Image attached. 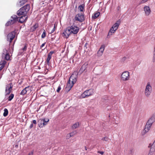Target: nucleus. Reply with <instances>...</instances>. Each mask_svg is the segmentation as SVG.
<instances>
[{"instance_id":"1","label":"nucleus","mask_w":155,"mask_h":155,"mask_svg":"<svg viewBox=\"0 0 155 155\" xmlns=\"http://www.w3.org/2000/svg\"><path fill=\"white\" fill-rule=\"evenodd\" d=\"M78 74L77 72H74L70 77L66 87V91H69L71 89L74 84L75 83L77 80Z\"/></svg>"},{"instance_id":"2","label":"nucleus","mask_w":155,"mask_h":155,"mask_svg":"<svg viewBox=\"0 0 155 155\" xmlns=\"http://www.w3.org/2000/svg\"><path fill=\"white\" fill-rule=\"evenodd\" d=\"M153 122L154 120L152 118H151L148 120L147 123L144 130L142 132V135H144L149 131Z\"/></svg>"},{"instance_id":"3","label":"nucleus","mask_w":155,"mask_h":155,"mask_svg":"<svg viewBox=\"0 0 155 155\" xmlns=\"http://www.w3.org/2000/svg\"><path fill=\"white\" fill-rule=\"evenodd\" d=\"M130 73L128 71L123 72L121 75V79L123 81H127L130 80Z\"/></svg>"},{"instance_id":"4","label":"nucleus","mask_w":155,"mask_h":155,"mask_svg":"<svg viewBox=\"0 0 155 155\" xmlns=\"http://www.w3.org/2000/svg\"><path fill=\"white\" fill-rule=\"evenodd\" d=\"M71 33L74 34H77L79 31V28L77 26L75 25L74 23L70 26L68 27Z\"/></svg>"},{"instance_id":"5","label":"nucleus","mask_w":155,"mask_h":155,"mask_svg":"<svg viewBox=\"0 0 155 155\" xmlns=\"http://www.w3.org/2000/svg\"><path fill=\"white\" fill-rule=\"evenodd\" d=\"M152 91V87L149 83H148L145 91V95L146 97H149Z\"/></svg>"},{"instance_id":"6","label":"nucleus","mask_w":155,"mask_h":155,"mask_svg":"<svg viewBox=\"0 0 155 155\" xmlns=\"http://www.w3.org/2000/svg\"><path fill=\"white\" fill-rule=\"evenodd\" d=\"M48 119H40L38 121V125L39 127H42L46 125L49 121Z\"/></svg>"},{"instance_id":"7","label":"nucleus","mask_w":155,"mask_h":155,"mask_svg":"<svg viewBox=\"0 0 155 155\" xmlns=\"http://www.w3.org/2000/svg\"><path fill=\"white\" fill-rule=\"evenodd\" d=\"M93 94V91L92 89H89L85 91L81 95V97L84 98L87 97L89 96L92 95Z\"/></svg>"},{"instance_id":"8","label":"nucleus","mask_w":155,"mask_h":155,"mask_svg":"<svg viewBox=\"0 0 155 155\" xmlns=\"http://www.w3.org/2000/svg\"><path fill=\"white\" fill-rule=\"evenodd\" d=\"M18 18L16 15H13L11 16L10 21H8L5 24L6 26H8L12 25L18 21Z\"/></svg>"},{"instance_id":"9","label":"nucleus","mask_w":155,"mask_h":155,"mask_svg":"<svg viewBox=\"0 0 155 155\" xmlns=\"http://www.w3.org/2000/svg\"><path fill=\"white\" fill-rule=\"evenodd\" d=\"M74 19L76 21L82 22L84 20V15L82 13H78L76 15Z\"/></svg>"},{"instance_id":"10","label":"nucleus","mask_w":155,"mask_h":155,"mask_svg":"<svg viewBox=\"0 0 155 155\" xmlns=\"http://www.w3.org/2000/svg\"><path fill=\"white\" fill-rule=\"evenodd\" d=\"M13 86L12 83H10L6 85L5 90L6 95H8L10 94L12 90Z\"/></svg>"},{"instance_id":"11","label":"nucleus","mask_w":155,"mask_h":155,"mask_svg":"<svg viewBox=\"0 0 155 155\" xmlns=\"http://www.w3.org/2000/svg\"><path fill=\"white\" fill-rule=\"evenodd\" d=\"M15 31H13L9 33L7 36V41H9L11 43L15 36Z\"/></svg>"},{"instance_id":"12","label":"nucleus","mask_w":155,"mask_h":155,"mask_svg":"<svg viewBox=\"0 0 155 155\" xmlns=\"http://www.w3.org/2000/svg\"><path fill=\"white\" fill-rule=\"evenodd\" d=\"M69 28V27H68L64 30V32L62 33V36L66 38H68L70 35L71 34Z\"/></svg>"},{"instance_id":"13","label":"nucleus","mask_w":155,"mask_h":155,"mask_svg":"<svg viewBox=\"0 0 155 155\" xmlns=\"http://www.w3.org/2000/svg\"><path fill=\"white\" fill-rule=\"evenodd\" d=\"M144 10L146 16H148L150 14L151 10L149 6L146 5L144 7Z\"/></svg>"},{"instance_id":"14","label":"nucleus","mask_w":155,"mask_h":155,"mask_svg":"<svg viewBox=\"0 0 155 155\" xmlns=\"http://www.w3.org/2000/svg\"><path fill=\"white\" fill-rule=\"evenodd\" d=\"M28 8V12L29 11V10L30 9V5H29L28 4H27L26 5H25L22 7H21L19 10H18V13L19 14H20V13H19V12H21V11H22V12H25V9H26V8Z\"/></svg>"},{"instance_id":"15","label":"nucleus","mask_w":155,"mask_h":155,"mask_svg":"<svg viewBox=\"0 0 155 155\" xmlns=\"http://www.w3.org/2000/svg\"><path fill=\"white\" fill-rule=\"evenodd\" d=\"M54 53L53 51H51L50 52L46 60V61L48 64L49 65V64L51 58V55L53 54Z\"/></svg>"},{"instance_id":"16","label":"nucleus","mask_w":155,"mask_h":155,"mask_svg":"<svg viewBox=\"0 0 155 155\" xmlns=\"http://www.w3.org/2000/svg\"><path fill=\"white\" fill-rule=\"evenodd\" d=\"M27 18V16L25 15H24L21 16L19 18V22L22 23L24 22L25 21Z\"/></svg>"},{"instance_id":"17","label":"nucleus","mask_w":155,"mask_h":155,"mask_svg":"<svg viewBox=\"0 0 155 155\" xmlns=\"http://www.w3.org/2000/svg\"><path fill=\"white\" fill-rule=\"evenodd\" d=\"M120 20L117 21L112 27L115 30H117L120 24Z\"/></svg>"},{"instance_id":"18","label":"nucleus","mask_w":155,"mask_h":155,"mask_svg":"<svg viewBox=\"0 0 155 155\" xmlns=\"http://www.w3.org/2000/svg\"><path fill=\"white\" fill-rule=\"evenodd\" d=\"M28 1V0H19V2L17 3V5L19 6L23 5Z\"/></svg>"},{"instance_id":"19","label":"nucleus","mask_w":155,"mask_h":155,"mask_svg":"<svg viewBox=\"0 0 155 155\" xmlns=\"http://www.w3.org/2000/svg\"><path fill=\"white\" fill-rule=\"evenodd\" d=\"M28 8H26V9H25V12H22V11L20 12H19V13H20V14H19L18 13V11L17 12V14L18 15V16H20V15H25L26 14H27V12H28Z\"/></svg>"},{"instance_id":"20","label":"nucleus","mask_w":155,"mask_h":155,"mask_svg":"<svg viewBox=\"0 0 155 155\" xmlns=\"http://www.w3.org/2000/svg\"><path fill=\"white\" fill-rule=\"evenodd\" d=\"M116 30H115L113 28L111 27V28L110 29V31L108 33V35H107V37H108L109 36H110L112 35L113 33H114L115 31Z\"/></svg>"},{"instance_id":"21","label":"nucleus","mask_w":155,"mask_h":155,"mask_svg":"<svg viewBox=\"0 0 155 155\" xmlns=\"http://www.w3.org/2000/svg\"><path fill=\"white\" fill-rule=\"evenodd\" d=\"M79 126V123L78 122H77L74 124L72 126V129L74 130L78 128Z\"/></svg>"},{"instance_id":"22","label":"nucleus","mask_w":155,"mask_h":155,"mask_svg":"<svg viewBox=\"0 0 155 155\" xmlns=\"http://www.w3.org/2000/svg\"><path fill=\"white\" fill-rule=\"evenodd\" d=\"M87 65V64L86 63H85L82 65L80 69V70L81 71H84L86 69Z\"/></svg>"},{"instance_id":"23","label":"nucleus","mask_w":155,"mask_h":155,"mask_svg":"<svg viewBox=\"0 0 155 155\" xmlns=\"http://www.w3.org/2000/svg\"><path fill=\"white\" fill-rule=\"evenodd\" d=\"M27 48V46L26 45H25L24 47L22 49H20L19 50V52L18 54H21L23 52L25 51H26Z\"/></svg>"},{"instance_id":"24","label":"nucleus","mask_w":155,"mask_h":155,"mask_svg":"<svg viewBox=\"0 0 155 155\" xmlns=\"http://www.w3.org/2000/svg\"><path fill=\"white\" fill-rule=\"evenodd\" d=\"M84 7L85 5L84 4H83L78 7V9L81 12H83L84 9Z\"/></svg>"},{"instance_id":"25","label":"nucleus","mask_w":155,"mask_h":155,"mask_svg":"<svg viewBox=\"0 0 155 155\" xmlns=\"http://www.w3.org/2000/svg\"><path fill=\"white\" fill-rule=\"evenodd\" d=\"M150 151L151 152H154L155 151V141L152 145Z\"/></svg>"},{"instance_id":"26","label":"nucleus","mask_w":155,"mask_h":155,"mask_svg":"<svg viewBox=\"0 0 155 155\" xmlns=\"http://www.w3.org/2000/svg\"><path fill=\"white\" fill-rule=\"evenodd\" d=\"M100 15V13L99 12L94 13L93 15L92 16V18L94 19H96Z\"/></svg>"},{"instance_id":"27","label":"nucleus","mask_w":155,"mask_h":155,"mask_svg":"<svg viewBox=\"0 0 155 155\" xmlns=\"http://www.w3.org/2000/svg\"><path fill=\"white\" fill-rule=\"evenodd\" d=\"M4 57H5V59L7 60H10V57L8 53L5 55Z\"/></svg>"},{"instance_id":"28","label":"nucleus","mask_w":155,"mask_h":155,"mask_svg":"<svg viewBox=\"0 0 155 155\" xmlns=\"http://www.w3.org/2000/svg\"><path fill=\"white\" fill-rule=\"evenodd\" d=\"M8 114V111L7 109L5 108L4 109V113H3V116L4 117L6 116Z\"/></svg>"},{"instance_id":"29","label":"nucleus","mask_w":155,"mask_h":155,"mask_svg":"<svg viewBox=\"0 0 155 155\" xmlns=\"http://www.w3.org/2000/svg\"><path fill=\"white\" fill-rule=\"evenodd\" d=\"M14 97V95L13 94H10L8 98V101H11L13 98Z\"/></svg>"},{"instance_id":"30","label":"nucleus","mask_w":155,"mask_h":155,"mask_svg":"<svg viewBox=\"0 0 155 155\" xmlns=\"http://www.w3.org/2000/svg\"><path fill=\"white\" fill-rule=\"evenodd\" d=\"M27 92L26 90H25V88L21 91L20 93V94L21 95H24Z\"/></svg>"},{"instance_id":"31","label":"nucleus","mask_w":155,"mask_h":155,"mask_svg":"<svg viewBox=\"0 0 155 155\" xmlns=\"http://www.w3.org/2000/svg\"><path fill=\"white\" fill-rule=\"evenodd\" d=\"M77 133V131L76 130H74L69 133L70 136L71 137H73Z\"/></svg>"},{"instance_id":"32","label":"nucleus","mask_w":155,"mask_h":155,"mask_svg":"<svg viewBox=\"0 0 155 155\" xmlns=\"http://www.w3.org/2000/svg\"><path fill=\"white\" fill-rule=\"evenodd\" d=\"M8 53L6 49H4L3 50V52L2 54V56L3 57H4V56L6 54H8Z\"/></svg>"},{"instance_id":"33","label":"nucleus","mask_w":155,"mask_h":155,"mask_svg":"<svg viewBox=\"0 0 155 155\" xmlns=\"http://www.w3.org/2000/svg\"><path fill=\"white\" fill-rule=\"evenodd\" d=\"M104 47H105V46H104V45H102L101 46V47L99 49V50L100 51H101L103 53V52H104Z\"/></svg>"},{"instance_id":"34","label":"nucleus","mask_w":155,"mask_h":155,"mask_svg":"<svg viewBox=\"0 0 155 155\" xmlns=\"http://www.w3.org/2000/svg\"><path fill=\"white\" fill-rule=\"evenodd\" d=\"M0 65H2L4 67L6 63V61L5 60L2 61L0 62Z\"/></svg>"},{"instance_id":"35","label":"nucleus","mask_w":155,"mask_h":155,"mask_svg":"<svg viewBox=\"0 0 155 155\" xmlns=\"http://www.w3.org/2000/svg\"><path fill=\"white\" fill-rule=\"evenodd\" d=\"M97 54L98 56L100 57L103 54V53L99 50L97 52Z\"/></svg>"},{"instance_id":"36","label":"nucleus","mask_w":155,"mask_h":155,"mask_svg":"<svg viewBox=\"0 0 155 155\" xmlns=\"http://www.w3.org/2000/svg\"><path fill=\"white\" fill-rule=\"evenodd\" d=\"M109 140V138L107 137H104L102 138V140L105 141H107Z\"/></svg>"},{"instance_id":"37","label":"nucleus","mask_w":155,"mask_h":155,"mask_svg":"<svg viewBox=\"0 0 155 155\" xmlns=\"http://www.w3.org/2000/svg\"><path fill=\"white\" fill-rule=\"evenodd\" d=\"M46 36V31L45 30H44L43 32L41 35V38H44Z\"/></svg>"},{"instance_id":"38","label":"nucleus","mask_w":155,"mask_h":155,"mask_svg":"<svg viewBox=\"0 0 155 155\" xmlns=\"http://www.w3.org/2000/svg\"><path fill=\"white\" fill-rule=\"evenodd\" d=\"M56 29L55 24H54V28L51 31L50 33L51 34L54 32Z\"/></svg>"},{"instance_id":"39","label":"nucleus","mask_w":155,"mask_h":155,"mask_svg":"<svg viewBox=\"0 0 155 155\" xmlns=\"http://www.w3.org/2000/svg\"><path fill=\"white\" fill-rule=\"evenodd\" d=\"M25 90H26L27 92L28 91H31V89H30V87L29 86L26 87L25 88Z\"/></svg>"},{"instance_id":"40","label":"nucleus","mask_w":155,"mask_h":155,"mask_svg":"<svg viewBox=\"0 0 155 155\" xmlns=\"http://www.w3.org/2000/svg\"><path fill=\"white\" fill-rule=\"evenodd\" d=\"M38 25L35 24L32 27V30L33 31H35V29L38 27Z\"/></svg>"},{"instance_id":"41","label":"nucleus","mask_w":155,"mask_h":155,"mask_svg":"<svg viewBox=\"0 0 155 155\" xmlns=\"http://www.w3.org/2000/svg\"><path fill=\"white\" fill-rule=\"evenodd\" d=\"M66 138L67 139H69L71 137L69 134H68L66 136Z\"/></svg>"},{"instance_id":"42","label":"nucleus","mask_w":155,"mask_h":155,"mask_svg":"<svg viewBox=\"0 0 155 155\" xmlns=\"http://www.w3.org/2000/svg\"><path fill=\"white\" fill-rule=\"evenodd\" d=\"M61 88L60 86H59L58 87L57 89V92H59L61 90Z\"/></svg>"},{"instance_id":"43","label":"nucleus","mask_w":155,"mask_h":155,"mask_svg":"<svg viewBox=\"0 0 155 155\" xmlns=\"http://www.w3.org/2000/svg\"><path fill=\"white\" fill-rule=\"evenodd\" d=\"M88 45V43H85V45L84 46V49H86L87 48V46Z\"/></svg>"},{"instance_id":"44","label":"nucleus","mask_w":155,"mask_h":155,"mask_svg":"<svg viewBox=\"0 0 155 155\" xmlns=\"http://www.w3.org/2000/svg\"><path fill=\"white\" fill-rule=\"evenodd\" d=\"M97 153H99L102 155L104 153V152H103V151H98L97 152Z\"/></svg>"},{"instance_id":"45","label":"nucleus","mask_w":155,"mask_h":155,"mask_svg":"<svg viewBox=\"0 0 155 155\" xmlns=\"http://www.w3.org/2000/svg\"><path fill=\"white\" fill-rule=\"evenodd\" d=\"M46 43L45 42L44 43L42 44L41 45V46L40 48H42L43 47H44L45 45V44Z\"/></svg>"},{"instance_id":"46","label":"nucleus","mask_w":155,"mask_h":155,"mask_svg":"<svg viewBox=\"0 0 155 155\" xmlns=\"http://www.w3.org/2000/svg\"><path fill=\"white\" fill-rule=\"evenodd\" d=\"M153 62H155V56L153 55Z\"/></svg>"},{"instance_id":"47","label":"nucleus","mask_w":155,"mask_h":155,"mask_svg":"<svg viewBox=\"0 0 155 155\" xmlns=\"http://www.w3.org/2000/svg\"><path fill=\"white\" fill-rule=\"evenodd\" d=\"M153 152L150 151V152L149 153L148 155H152L153 153Z\"/></svg>"},{"instance_id":"48","label":"nucleus","mask_w":155,"mask_h":155,"mask_svg":"<svg viewBox=\"0 0 155 155\" xmlns=\"http://www.w3.org/2000/svg\"><path fill=\"white\" fill-rule=\"evenodd\" d=\"M1 66L0 67V70H2L3 68H4V67L3 66H2V65H0Z\"/></svg>"},{"instance_id":"49","label":"nucleus","mask_w":155,"mask_h":155,"mask_svg":"<svg viewBox=\"0 0 155 155\" xmlns=\"http://www.w3.org/2000/svg\"><path fill=\"white\" fill-rule=\"evenodd\" d=\"M33 122L34 124H36V121L35 120H33Z\"/></svg>"},{"instance_id":"50","label":"nucleus","mask_w":155,"mask_h":155,"mask_svg":"<svg viewBox=\"0 0 155 155\" xmlns=\"http://www.w3.org/2000/svg\"><path fill=\"white\" fill-rule=\"evenodd\" d=\"M33 127V124H31L30 125V128H32Z\"/></svg>"},{"instance_id":"51","label":"nucleus","mask_w":155,"mask_h":155,"mask_svg":"<svg viewBox=\"0 0 155 155\" xmlns=\"http://www.w3.org/2000/svg\"><path fill=\"white\" fill-rule=\"evenodd\" d=\"M33 155V152H32L31 153H29L28 155Z\"/></svg>"},{"instance_id":"52","label":"nucleus","mask_w":155,"mask_h":155,"mask_svg":"<svg viewBox=\"0 0 155 155\" xmlns=\"http://www.w3.org/2000/svg\"><path fill=\"white\" fill-rule=\"evenodd\" d=\"M153 55L155 56V49H154V52H153Z\"/></svg>"},{"instance_id":"53","label":"nucleus","mask_w":155,"mask_h":155,"mask_svg":"<svg viewBox=\"0 0 155 155\" xmlns=\"http://www.w3.org/2000/svg\"><path fill=\"white\" fill-rule=\"evenodd\" d=\"M85 150H87V148H86V146L85 147Z\"/></svg>"},{"instance_id":"54","label":"nucleus","mask_w":155,"mask_h":155,"mask_svg":"<svg viewBox=\"0 0 155 155\" xmlns=\"http://www.w3.org/2000/svg\"><path fill=\"white\" fill-rule=\"evenodd\" d=\"M52 26H53V25H51L50 26V27H52Z\"/></svg>"},{"instance_id":"55","label":"nucleus","mask_w":155,"mask_h":155,"mask_svg":"<svg viewBox=\"0 0 155 155\" xmlns=\"http://www.w3.org/2000/svg\"><path fill=\"white\" fill-rule=\"evenodd\" d=\"M1 71V70H0V71Z\"/></svg>"}]
</instances>
